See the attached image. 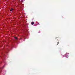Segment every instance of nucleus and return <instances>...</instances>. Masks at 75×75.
<instances>
[{"label": "nucleus", "mask_w": 75, "mask_h": 75, "mask_svg": "<svg viewBox=\"0 0 75 75\" xmlns=\"http://www.w3.org/2000/svg\"><path fill=\"white\" fill-rule=\"evenodd\" d=\"M33 24H34V22H32L31 23V25H33Z\"/></svg>", "instance_id": "obj_1"}, {"label": "nucleus", "mask_w": 75, "mask_h": 75, "mask_svg": "<svg viewBox=\"0 0 75 75\" xmlns=\"http://www.w3.org/2000/svg\"><path fill=\"white\" fill-rule=\"evenodd\" d=\"M59 44V42H57V45H58Z\"/></svg>", "instance_id": "obj_4"}, {"label": "nucleus", "mask_w": 75, "mask_h": 75, "mask_svg": "<svg viewBox=\"0 0 75 75\" xmlns=\"http://www.w3.org/2000/svg\"><path fill=\"white\" fill-rule=\"evenodd\" d=\"M14 10V9L13 8H12L11 10H10V11H13V10Z\"/></svg>", "instance_id": "obj_2"}, {"label": "nucleus", "mask_w": 75, "mask_h": 75, "mask_svg": "<svg viewBox=\"0 0 75 75\" xmlns=\"http://www.w3.org/2000/svg\"><path fill=\"white\" fill-rule=\"evenodd\" d=\"M14 38H15L16 39V40H17V37H15Z\"/></svg>", "instance_id": "obj_3"}]
</instances>
